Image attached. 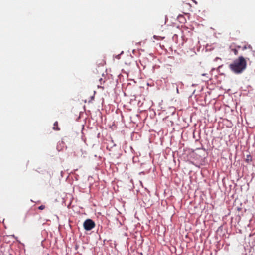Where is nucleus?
I'll return each mask as SVG.
<instances>
[{"mask_svg":"<svg viewBox=\"0 0 255 255\" xmlns=\"http://www.w3.org/2000/svg\"><path fill=\"white\" fill-rule=\"evenodd\" d=\"M246 66V62L245 59L242 57H239V59L235 60L232 64H230V67L231 70L236 73H239L243 71Z\"/></svg>","mask_w":255,"mask_h":255,"instance_id":"1","label":"nucleus"},{"mask_svg":"<svg viewBox=\"0 0 255 255\" xmlns=\"http://www.w3.org/2000/svg\"><path fill=\"white\" fill-rule=\"evenodd\" d=\"M94 225L95 224L94 222L92 220L89 219L87 220L84 223V227L86 230H91L94 227Z\"/></svg>","mask_w":255,"mask_h":255,"instance_id":"2","label":"nucleus"},{"mask_svg":"<svg viewBox=\"0 0 255 255\" xmlns=\"http://www.w3.org/2000/svg\"><path fill=\"white\" fill-rule=\"evenodd\" d=\"M177 19L181 23H184L186 21L185 18L183 15H179Z\"/></svg>","mask_w":255,"mask_h":255,"instance_id":"3","label":"nucleus"},{"mask_svg":"<svg viewBox=\"0 0 255 255\" xmlns=\"http://www.w3.org/2000/svg\"><path fill=\"white\" fill-rule=\"evenodd\" d=\"M39 208L40 209H41V210H42V209H43L44 208V206H40L39 207Z\"/></svg>","mask_w":255,"mask_h":255,"instance_id":"4","label":"nucleus"}]
</instances>
